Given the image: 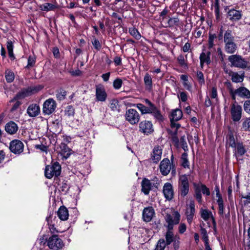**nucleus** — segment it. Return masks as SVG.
<instances>
[{"mask_svg":"<svg viewBox=\"0 0 250 250\" xmlns=\"http://www.w3.org/2000/svg\"><path fill=\"white\" fill-rule=\"evenodd\" d=\"M226 84L229 94L233 100H236V96L243 99H250V91L246 87L240 86L234 89L230 82H226Z\"/></svg>","mask_w":250,"mask_h":250,"instance_id":"obj_1","label":"nucleus"},{"mask_svg":"<svg viewBox=\"0 0 250 250\" xmlns=\"http://www.w3.org/2000/svg\"><path fill=\"white\" fill-rule=\"evenodd\" d=\"M225 50L229 54L234 53L237 50L236 44L234 42V37L230 31H227L224 34Z\"/></svg>","mask_w":250,"mask_h":250,"instance_id":"obj_2","label":"nucleus"},{"mask_svg":"<svg viewBox=\"0 0 250 250\" xmlns=\"http://www.w3.org/2000/svg\"><path fill=\"white\" fill-rule=\"evenodd\" d=\"M228 60L233 66L243 69L250 68V63L240 55H231L229 57Z\"/></svg>","mask_w":250,"mask_h":250,"instance_id":"obj_3","label":"nucleus"},{"mask_svg":"<svg viewBox=\"0 0 250 250\" xmlns=\"http://www.w3.org/2000/svg\"><path fill=\"white\" fill-rule=\"evenodd\" d=\"M47 245L53 250H60L62 249L64 244L58 235H52L46 241Z\"/></svg>","mask_w":250,"mask_h":250,"instance_id":"obj_4","label":"nucleus"},{"mask_svg":"<svg viewBox=\"0 0 250 250\" xmlns=\"http://www.w3.org/2000/svg\"><path fill=\"white\" fill-rule=\"evenodd\" d=\"M61 167L58 162H55L51 166H47L45 169V176L48 179H51L54 176L57 177L61 173Z\"/></svg>","mask_w":250,"mask_h":250,"instance_id":"obj_5","label":"nucleus"},{"mask_svg":"<svg viewBox=\"0 0 250 250\" xmlns=\"http://www.w3.org/2000/svg\"><path fill=\"white\" fill-rule=\"evenodd\" d=\"M180 217L181 215L177 211H174L172 215L167 214L165 218L167 224V229H173L174 225L179 224Z\"/></svg>","mask_w":250,"mask_h":250,"instance_id":"obj_6","label":"nucleus"},{"mask_svg":"<svg viewBox=\"0 0 250 250\" xmlns=\"http://www.w3.org/2000/svg\"><path fill=\"white\" fill-rule=\"evenodd\" d=\"M145 101L148 105L147 114H151L156 120L159 122L162 121L164 118L160 110L149 100L146 99Z\"/></svg>","mask_w":250,"mask_h":250,"instance_id":"obj_7","label":"nucleus"},{"mask_svg":"<svg viewBox=\"0 0 250 250\" xmlns=\"http://www.w3.org/2000/svg\"><path fill=\"white\" fill-rule=\"evenodd\" d=\"M125 118L131 125H135L139 122L140 116L136 110L130 108L126 111Z\"/></svg>","mask_w":250,"mask_h":250,"instance_id":"obj_8","label":"nucleus"},{"mask_svg":"<svg viewBox=\"0 0 250 250\" xmlns=\"http://www.w3.org/2000/svg\"><path fill=\"white\" fill-rule=\"evenodd\" d=\"M179 188L181 196L184 197L188 194L189 191V183L186 175L184 174L180 176L179 179Z\"/></svg>","mask_w":250,"mask_h":250,"instance_id":"obj_9","label":"nucleus"},{"mask_svg":"<svg viewBox=\"0 0 250 250\" xmlns=\"http://www.w3.org/2000/svg\"><path fill=\"white\" fill-rule=\"evenodd\" d=\"M56 106V101L52 98H49L43 104L42 112L44 115H50L55 111Z\"/></svg>","mask_w":250,"mask_h":250,"instance_id":"obj_10","label":"nucleus"},{"mask_svg":"<svg viewBox=\"0 0 250 250\" xmlns=\"http://www.w3.org/2000/svg\"><path fill=\"white\" fill-rule=\"evenodd\" d=\"M107 94L104 86L99 84L95 86V100L97 102H105L107 99Z\"/></svg>","mask_w":250,"mask_h":250,"instance_id":"obj_11","label":"nucleus"},{"mask_svg":"<svg viewBox=\"0 0 250 250\" xmlns=\"http://www.w3.org/2000/svg\"><path fill=\"white\" fill-rule=\"evenodd\" d=\"M230 112L232 120L238 122L242 117V107L235 102L231 106Z\"/></svg>","mask_w":250,"mask_h":250,"instance_id":"obj_12","label":"nucleus"},{"mask_svg":"<svg viewBox=\"0 0 250 250\" xmlns=\"http://www.w3.org/2000/svg\"><path fill=\"white\" fill-rule=\"evenodd\" d=\"M24 145L19 140H14L10 143L9 149L11 152L15 154H20L23 151Z\"/></svg>","mask_w":250,"mask_h":250,"instance_id":"obj_13","label":"nucleus"},{"mask_svg":"<svg viewBox=\"0 0 250 250\" xmlns=\"http://www.w3.org/2000/svg\"><path fill=\"white\" fill-rule=\"evenodd\" d=\"M139 131L146 135H149L154 131L153 125L151 121H143L139 124Z\"/></svg>","mask_w":250,"mask_h":250,"instance_id":"obj_14","label":"nucleus"},{"mask_svg":"<svg viewBox=\"0 0 250 250\" xmlns=\"http://www.w3.org/2000/svg\"><path fill=\"white\" fill-rule=\"evenodd\" d=\"M195 212V204L193 200H190L188 205H187L185 214L187 221L190 224L193 220Z\"/></svg>","mask_w":250,"mask_h":250,"instance_id":"obj_15","label":"nucleus"},{"mask_svg":"<svg viewBox=\"0 0 250 250\" xmlns=\"http://www.w3.org/2000/svg\"><path fill=\"white\" fill-rule=\"evenodd\" d=\"M171 166L169 160L167 158L163 159L160 165V169L162 175H167L170 172Z\"/></svg>","mask_w":250,"mask_h":250,"instance_id":"obj_16","label":"nucleus"},{"mask_svg":"<svg viewBox=\"0 0 250 250\" xmlns=\"http://www.w3.org/2000/svg\"><path fill=\"white\" fill-rule=\"evenodd\" d=\"M163 193L165 197L168 200H170L173 197V189L172 185L169 183H166L163 187Z\"/></svg>","mask_w":250,"mask_h":250,"instance_id":"obj_17","label":"nucleus"},{"mask_svg":"<svg viewBox=\"0 0 250 250\" xmlns=\"http://www.w3.org/2000/svg\"><path fill=\"white\" fill-rule=\"evenodd\" d=\"M155 214V211L152 207L145 208L143 212V218L145 222H150Z\"/></svg>","mask_w":250,"mask_h":250,"instance_id":"obj_18","label":"nucleus"},{"mask_svg":"<svg viewBox=\"0 0 250 250\" xmlns=\"http://www.w3.org/2000/svg\"><path fill=\"white\" fill-rule=\"evenodd\" d=\"M162 149L159 146H155L151 153V159L153 163H157L161 159Z\"/></svg>","mask_w":250,"mask_h":250,"instance_id":"obj_19","label":"nucleus"},{"mask_svg":"<svg viewBox=\"0 0 250 250\" xmlns=\"http://www.w3.org/2000/svg\"><path fill=\"white\" fill-rule=\"evenodd\" d=\"M40 112V108L39 105L37 104H32L30 105L27 110V113L31 117H34L38 116Z\"/></svg>","mask_w":250,"mask_h":250,"instance_id":"obj_20","label":"nucleus"},{"mask_svg":"<svg viewBox=\"0 0 250 250\" xmlns=\"http://www.w3.org/2000/svg\"><path fill=\"white\" fill-rule=\"evenodd\" d=\"M241 12L234 9L229 10L228 12V18L231 21H236L241 18Z\"/></svg>","mask_w":250,"mask_h":250,"instance_id":"obj_21","label":"nucleus"},{"mask_svg":"<svg viewBox=\"0 0 250 250\" xmlns=\"http://www.w3.org/2000/svg\"><path fill=\"white\" fill-rule=\"evenodd\" d=\"M5 129L8 133L14 134L18 131V126L15 122L11 121L6 124Z\"/></svg>","mask_w":250,"mask_h":250,"instance_id":"obj_22","label":"nucleus"},{"mask_svg":"<svg viewBox=\"0 0 250 250\" xmlns=\"http://www.w3.org/2000/svg\"><path fill=\"white\" fill-rule=\"evenodd\" d=\"M57 215L60 220L62 221L67 220L69 216L67 209L64 206L61 207L57 211Z\"/></svg>","mask_w":250,"mask_h":250,"instance_id":"obj_23","label":"nucleus"},{"mask_svg":"<svg viewBox=\"0 0 250 250\" xmlns=\"http://www.w3.org/2000/svg\"><path fill=\"white\" fill-rule=\"evenodd\" d=\"M142 191L146 195H148L151 189V183L150 180L145 178L141 183Z\"/></svg>","mask_w":250,"mask_h":250,"instance_id":"obj_24","label":"nucleus"},{"mask_svg":"<svg viewBox=\"0 0 250 250\" xmlns=\"http://www.w3.org/2000/svg\"><path fill=\"white\" fill-rule=\"evenodd\" d=\"M235 148V155L237 159H238L239 157L244 155L247 152V150L242 143H237Z\"/></svg>","mask_w":250,"mask_h":250,"instance_id":"obj_25","label":"nucleus"},{"mask_svg":"<svg viewBox=\"0 0 250 250\" xmlns=\"http://www.w3.org/2000/svg\"><path fill=\"white\" fill-rule=\"evenodd\" d=\"M210 53L208 52L207 53L202 52L200 56V65L202 68L203 67L204 63L207 64H209L210 62Z\"/></svg>","mask_w":250,"mask_h":250,"instance_id":"obj_26","label":"nucleus"},{"mask_svg":"<svg viewBox=\"0 0 250 250\" xmlns=\"http://www.w3.org/2000/svg\"><path fill=\"white\" fill-rule=\"evenodd\" d=\"M144 82L145 86V88L146 90L149 91L152 89V79L151 75L146 73L144 76Z\"/></svg>","mask_w":250,"mask_h":250,"instance_id":"obj_27","label":"nucleus"},{"mask_svg":"<svg viewBox=\"0 0 250 250\" xmlns=\"http://www.w3.org/2000/svg\"><path fill=\"white\" fill-rule=\"evenodd\" d=\"M231 77V80L232 82L235 83H241L244 80V75L239 74L237 72H231L229 74Z\"/></svg>","mask_w":250,"mask_h":250,"instance_id":"obj_28","label":"nucleus"},{"mask_svg":"<svg viewBox=\"0 0 250 250\" xmlns=\"http://www.w3.org/2000/svg\"><path fill=\"white\" fill-rule=\"evenodd\" d=\"M40 9L42 11H49L55 10L57 6L50 3H45L39 6Z\"/></svg>","mask_w":250,"mask_h":250,"instance_id":"obj_29","label":"nucleus"},{"mask_svg":"<svg viewBox=\"0 0 250 250\" xmlns=\"http://www.w3.org/2000/svg\"><path fill=\"white\" fill-rule=\"evenodd\" d=\"M61 148L62 155H63L65 159L68 158L71 154V150L70 148L64 144H61Z\"/></svg>","mask_w":250,"mask_h":250,"instance_id":"obj_30","label":"nucleus"},{"mask_svg":"<svg viewBox=\"0 0 250 250\" xmlns=\"http://www.w3.org/2000/svg\"><path fill=\"white\" fill-rule=\"evenodd\" d=\"M200 212L201 217L206 221H208L210 217L212 218L211 212L207 209L201 208Z\"/></svg>","mask_w":250,"mask_h":250,"instance_id":"obj_31","label":"nucleus"},{"mask_svg":"<svg viewBox=\"0 0 250 250\" xmlns=\"http://www.w3.org/2000/svg\"><path fill=\"white\" fill-rule=\"evenodd\" d=\"M182 111L179 109H176L171 113V118L173 120L178 121L182 117Z\"/></svg>","mask_w":250,"mask_h":250,"instance_id":"obj_32","label":"nucleus"},{"mask_svg":"<svg viewBox=\"0 0 250 250\" xmlns=\"http://www.w3.org/2000/svg\"><path fill=\"white\" fill-rule=\"evenodd\" d=\"M129 33L137 40H139L141 37L140 33L139 32L138 30L134 27L129 28Z\"/></svg>","mask_w":250,"mask_h":250,"instance_id":"obj_33","label":"nucleus"},{"mask_svg":"<svg viewBox=\"0 0 250 250\" xmlns=\"http://www.w3.org/2000/svg\"><path fill=\"white\" fill-rule=\"evenodd\" d=\"M172 230V229H167L166 234V243L167 245L170 244L173 241V233Z\"/></svg>","mask_w":250,"mask_h":250,"instance_id":"obj_34","label":"nucleus"},{"mask_svg":"<svg viewBox=\"0 0 250 250\" xmlns=\"http://www.w3.org/2000/svg\"><path fill=\"white\" fill-rule=\"evenodd\" d=\"M167 244L164 239H160L158 241L154 250H164Z\"/></svg>","mask_w":250,"mask_h":250,"instance_id":"obj_35","label":"nucleus"},{"mask_svg":"<svg viewBox=\"0 0 250 250\" xmlns=\"http://www.w3.org/2000/svg\"><path fill=\"white\" fill-rule=\"evenodd\" d=\"M5 79L8 83L12 82L15 78L14 74L9 70H6L5 72Z\"/></svg>","mask_w":250,"mask_h":250,"instance_id":"obj_36","label":"nucleus"},{"mask_svg":"<svg viewBox=\"0 0 250 250\" xmlns=\"http://www.w3.org/2000/svg\"><path fill=\"white\" fill-rule=\"evenodd\" d=\"M7 49L8 50L9 57L11 59H14V54L13 52V43L11 41H8L7 42Z\"/></svg>","mask_w":250,"mask_h":250,"instance_id":"obj_37","label":"nucleus"},{"mask_svg":"<svg viewBox=\"0 0 250 250\" xmlns=\"http://www.w3.org/2000/svg\"><path fill=\"white\" fill-rule=\"evenodd\" d=\"M242 128L245 131H250V118H247L242 123Z\"/></svg>","mask_w":250,"mask_h":250,"instance_id":"obj_38","label":"nucleus"},{"mask_svg":"<svg viewBox=\"0 0 250 250\" xmlns=\"http://www.w3.org/2000/svg\"><path fill=\"white\" fill-rule=\"evenodd\" d=\"M182 165L185 168L188 167H189V162L188 159V154L186 152H184L182 154L181 156Z\"/></svg>","mask_w":250,"mask_h":250,"instance_id":"obj_39","label":"nucleus"},{"mask_svg":"<svg viewBox=\"0 0 250 250\" xmlns=\"http://www.w3.org/2000/svg\"><path fill=\"white\" fill-rule=\"evenodd\" d=\"M196 186L204 194H206L207 196H209L210 195L209 189L205 185L198 184L196 185Z\"/></svg>","mask_w":250,"mask_h":250,"instance_id":"obj_40","label":"nucleus"},{"mask_svg":"<svg viewBox=\"0 0 250 250\" xmlns=\"http://www.w3.org/2000/svg\"><path fill=\"white\" fill-rule=\"evenodd\" d=\"M42 88V85H39L37 86H30L27 88V92L30 93H35L38 92Z\"/></svg>","mask_w":250,"mask_h":250,"instance_id":"obj_41","label":"nucleus"},{"mask_svg":"<svg viewBox=\"0 0 250 250\" xmlns=\"http://www.w3.org/2000/svg\"><path fill=\"white\" fill-rule=\"evenodd\" d=\"M228 144H229V146L231 147H235L236 146L235 138L233 134H229V135Z\"/></svg>","mask_w":250,"mask_h":250,"instance_id":"obj_42","label":"nucleus"},{"mask_svg":"<svg viewBox=\"0 0 250 250\" xmlns=\"http://www.w3.org/2000/svg\"><path fill=\"white\" fill-rule=\"evenodd\" d=\"M36 57L35 56H30L28 59V63L26 67L29 68L33 67L36 62Z\"/></svg>","mask_w":250,"mask_h":250,"instance_id":"obj_43","label":"nucleus"},{"mask_svg":"<svg viewBox=\"0 0 250 250\" xmlns=\"http://www.w3.org/2000/svg\"><path fill=\"white\" fill-rule=\"evenodd\" d=\"M66 92L63 89H60L56 94L57 98L59 100H63L65 98Z\"/></svg>","mask_w":250,"mask_h":250,"instance_id":"obj_44","label":"nucleus"},{"mask_svg":"<svg viewBox=\"0 0 250 250\" xmlns=\"http://www.w3.org/2000/svg\"><path fill=\"white\" fill-rule=\"evenodd\" d=\"M136 107L139 109L142 114H147L148 106H146L142 104H138L136 105Z\"/></svg>","mask_w":250,"mask_h":250,"instance_id":"obj_45","label":"nucleus"},{"mask_svg":"<svg viewBox=\"0 0 250 250\" xmlns=\"http://www.w3.org/2000/svg\"><path fill=\"white\" fill-rule=\"evenodd\" d=\"M195 196L198 201L199 203H201L202 202V194L201 191L200 190L199 188L197 187L196 185H195Z\"/></svg>","mask_w":250,"mask_h":250,"instance_id":"obj_46","label":"nucleus"},{"mask_svg":"<svg viewBox=\"0 0 250 250\" xmlns=\"http://www.w3.org/2000/svg\"><path fill=\"white\" fill-rule=\"evenodd\" d=\"M118 101L116 99H112L110 103V108L112 111H116L118 109Z\"/></svg>","mask_w":250,"mask_h":250,"instance_id":"obj_47","label":"nucleus"},{"mask_svg":"<svg viewBox=\"0 0 250 250\" xmlns=\"http://www.w3.org/2000/svg\"><path fill=\"white\" fill-rule=\"evenodd\" d=\"M217 202L219 208V213L220 214H223L224 211V204L222 198H218Z\"/></svg>","mask_w":250,"mask_h":250,"instance_id":"obj_48","label":"nucleus"},{"mask_svg":"<svg viewBox=\"0 0 250 250\" xmlns=\"http://www.w3.org/2000/svg\"><path fill=\"white\" fill-rule=\"evenodd\" d=\"M216 38L215 34H211L209 33L208 38V48H211L213 47L214 45V41Z\"/></svg>","mask_w":250,"mask_h":250,"instance_id":"obj_49","label":"nucleus"},{"mask_svg":"<svg viewBox=\"0 0 250 250\" xmlns=\"http://www.w3.org/2000/svg\"><path fill=\"white\" fill-rule=\"evenodd\" d=\"M122 83L123 81L121 79H116L113 82V87L116 89H119L121 87Z\"/></svg>","mask_w":250,"mask_h":250,"instance_id":"obj_50","label":"nucleus"},{"mask_svg":"<svg viewBox=\"0 0 250 250\" xmlns=\"http://www.w3.org/2000/svg\"><path fill=\"white\" fill-rule=\"evenodd\" d=\"M92 44L94 48L97 51H99L101 49L102 45L98 39L96 38L94 39L92 41Z\"/></svg>","mask_w":250,"mask_h":250,"instance_id":"obj_51","label":"nucleus"},{"mask_svg":"<svg viewBox=\"0 0 250 250\" xmlns=\"http://www.w3.org/2000/svg\"><path fill=\"white\" fill-rule=\"evenodd\" d=\"M243 108L244 111L250 115V100H247L244 102Z\"/></svg>","mask_w":250,"mask_h":250,"instance_id":"obj_52","label":"nucleus"},{"mask_svg":"<svg viewBox=\"0 0 250 250\" xmlns=\"http://www.w3.org/2000/svg\"><path fill=\"white\" fill-rule=\"evenodd\" d=\"M197 77L199 83L201 84L205 83V79L203 73L201 71H198L197 72Z\"/></svg>","mask_w":250,"mask_h":250,"instance_id":"obj_53","label":"nucleus"},{"mask_svg":"<svg viewBox=\"0 0 250 250\" xmlns=\"http://www.w3.org/2000/svg\"><path fill=\"white\" fill-rule=\"evenodd\" d=\"M179 19L177 18H169L168 21V24L169 26H173L178 24Z\"/></svg>","mask_w":250,"mask_h":250,"instance_id":"obj_54","label":"nucleus"},{"mask_svg":"<svg viewBox=\"0 0 250 250\" xmlns=\"http://www.w3.org/2000/svg\"><path fill=\"white\" fill-rule=\"evenodd\" d=\"M214 12H215L216 19L219 20L220 15H219V4H218V0H216V2L215 3Z\"/></svg>","mask_w":250,"mask_h":250,"instance_id":"obj_55","label":"nucleus"},{"mask_svg":"<svg viewBox=\"0 0 250 250\" xmlns=\"http://www.w3.org/2000/svg\"><path fill=\"white\" fill-rule=\"evenodd\" d=\"M187 229V226L185 223H181L178 227V231L180 234L184 233Z\"/></svg>","mask_w":250,"mask_h":250,"instance_id":"obj_56","label":"nucleus"},{"mask_svg":"<svg viewBox=\"0 0 250 250\" xmlns=\"http://www.w3.org/2000/svg\"><path fill=\"white\" fill-rule=\"evenodd\" d=\"M210 97L212 99H217V89L215 87H213L211 88Z\"/></svg>","mask_w":250,"mask_h":250,"instance_id":"obj_57","label":"nucleus"},{"mask_svg":"<svg viewBox=\"0 0 250 250\" xmlns=\"http://www.w3.org/2000/svg\"><path fill=\"white\" fill-rule=\"evenodd\" d=\"M178 97L180 99L182 102H185L188 100V96L186 92H181Z\"/></svg>","mask_w":250,"mask_h":250,"instance_id":"obj_58","label":"nucleus"},{"mask_svg":"<svg viewBox=\"0 0 250 250\" xmlns=\"http://www.w3.org/2000/svg\"><path fill=\"white\" fill-rule=\"evenodd\" d=\"M201 232L202 234H203V239L205 244H206V243H208V239L207 230L205 229H201Z\"/></svg>","mask_w":250,"mask_h":250,"instance_id":"obj_59","label":"nucleus"},{"mask_svg":"<svg viewBox=\"0 0 250 250\" xmlns=\"http://www.w3.org/2000/svg\"><path fill=\"white\" fill-rule=\"evenodd\" d=\"M177 61L181 66H184L186 65V64L185 62L184 57L182 55H180L178 57Z\"/></svg>","mask_w":250,"mask_h":250,"instance_id":"obj_60","label":"nucleus"},{"mask_svg":"<svg viewBox=\"0 0 250 250\" xmlns=\"http://www.w3.org/2000/svg\"><path fill=\"white\" fill-rule=\"evenodd\" d=\"M35 148L39 149L43 152H47V147L43 145H37L35 146Z\"/></svg>","mask_w":250,"mask_h":250,"instance_id":"obj_61","label":"nucleus"},{"mask_svg":"<svg viewBox=\"0 0 250 250\" xmlns=\"http://www.w3.org/2000/svg\"><path fill=\"white\" fill-rule=\"evenodd\" d=\"M177 121L173 120L170 119L171 126V127H175L176 129H178L180 127V125L179 124L176 123Z\"/></svg>","mask_w":250,"mask_h":250,"instance_id":"obj_62","label":"nucleus"},{"mask_svg":"<svg viewBox=\"0 0 250 250\" xmlns=\"http://www.w3.org/2000/svg\"><path fill=\"white\" fill-rule=\"evenodd\" d=\"M114 62L116 66L120 65L122 64V59L120 57H116L114 59Z\"/></svg>","mask_w":250,"mask_h":250,"instance_id":"obj_63","label":"nucleus"},{"mask_svg":"<svg viewBox=\"0 0 250 250\" xmlns=\"http://www.w3.org/2000/svg\"><path fill=\"white\" fill-rule=\"evenodd\" d=\"M242 198L246 199V201H245V204L250 203V192L247 195H242Z\"/></svg>","mask_w":250,"mask_h":250,"instance_id":"obj_64","label":"nucleus"}]
</instances>
